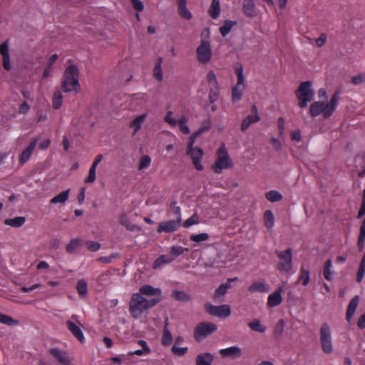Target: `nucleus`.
I'll return each instance as SVG.
<instances>
[{
	"instance_id": "14",
	"label": "nucleus",
	"mask_w": 365,
	"mask_h": 365,
	"mask_svg": "<svg viewBox=\"0 0 365 365\" xmlns=\"http://www.w3.org/2000/svg\"><path fill=\"white\" fill-rule=\"evenodd\" d=\"M66 325L76 339H77L81 343L85 342V337L81 330L82 324L80 322L78 321V324H76L71 320H67L66 322Z\"/></svg>"
},
{
	"instance_id": "58",
	"label": "nucleus",
	"mask_w": 365,
	"mask_h": 365,
	"mask_svg": "<svg viewBox=\"0 0 365 365\" xmlns=\"http://www.w3.org/2000/svg\"><path fill=\"white\" fill-rule=\"evenodd\" d=\"M86 246L88 250L91 252H96L100 249L101 244L97 242L88 241L86 242Z\"/></svg>"
},
{
	"instance_id": "30",
	"label": "nucleus",
	"mask_w": 365,
	"mask_h": 365,
	"mask_svg": "<svg viewBox=\"0 0 365 365\" xmlns=\"http://www.w3.org/2000/svg\"><path fill=\"white\" fill-rule=\"evenodd\" d=\"M209 15L214 19L219 17L220 14V0H212V4L208 9Z\"/></svg>"
},
{
	"instance_id": "2",
	"label": "nucleus",
	"mask_w": 365,
	"mask_h": 365,
	"mask_svg": "<svg viewBox=\"0 0 365 365\" xmlns=\"http://www.w3.org/2000/svg\"><path fill=\"white\" fill-rule=\"evenodd\" d=\"M160 300L159 298L148 300L140 293L133 294L129 303V312L131 317L138 319L145 312L158 303Z\"/></svg>"
},
{
	"instance_id": "53",
	"label": "nucleus",
	"mask_w": 365,
	"mask_h": 365,
	"mask_svg": "<svg viewBox=\"0 0 365 365\" xmlns=\"http://www.w3.org/2000/svg\"><path fill=\"white\" fill-rule=\"evenodd\" d=\"M207 81L210 85V87H217V81L216 76L213 71H210L207 75Z\"/></svg>"
},
{
	"instance_id": "63",
	"label": "nucleus",
	"mask_w": 365,
	"mask_h": 365,
	"mask_svg": "<svg viewBox=\"0 0 365 365\" xmlns=\"http://www.w3.org/2000/svg\"><path fill=\"white\" fill-rule=\"evenodd\" d=\"M29 106L26 101H24L20 105L19 108V113L20 114H26L29 112Z\"/></svg>"
},
{
	"instance_id": "3",
	"label": "nucleus",
	"mask_w": 365,
	"mask_h": 365,
	"mask_svg": "<svg viewBox=\"0 0 365 365\" xmlns=\"http://www.w3.org/2000/svg\"><path fill=\"white\" fill-rule=\"evenodd\" d=\"M62 89L65 93L78 92L80 89L78 69L76 66L70 65L66 68L63 76Z\"/></svg>"
},
{
	"instance_id": "52",
	"label": "nucleus",
	"mask_w": 365,
	"mask_h": 365,
	"mask_svg": "<svg viewBox=\"0 0 365 365\" xmlns=\"http://www.w3.org/2000/svg\"><path fill=\"white\" fill-rule=\"evenodd\" d=\"M199 223L198 217L197 214H194L190 217L187 218L182 224L185 228H188L192 225H197Z\"/></svg>"
},
{
	"instance_id": "47",
	"label": "nucleus",
	"mask_w": 365,
	"mask_h": 365,
	"mask_svg": "<svg viewBox=\"0 0 365 365\" xmlns=\"http://www.w3.org/2000/svg\"><path fill=\"white\" fill-rule=\"evenodd\" d=\"M178 14L184 19L190 20L192 18L191 12L187 9L186 4L179 5Z\"/></svg>"
},
{
	"instance_id": "10",
	"label": "nucleus",
	"mask_w": 365,
	"mask_h": 365,
	"mask_svg": "<svg viewBox=\"0 0 365 365\" xmlns=\"http://www.w3.org/2000/svg\"><path fill=\"white\" fill-rule=\"evenodd\" d=\"M172 115L173 112L168 111L164 117L165 122H166L172 128H174L178 125L180 132L185 135H188L190 133V130L187 125L188 120L187 118L185 116H182L180 119L176 120L173 118Z\"/></svg>"
},
{
	"instance_id": "43",
	"label": "nucleus",
	"mask_w": 365,
	"mask_h": 365,
	"mask_svg": "<svg viewBox=\"0 0 365 365\" xmlns=\"http://www.w3.org/2000/svg\"><path fill=\"white\" fill-rule=\"evenodd\" d=\"M249 327L255 331L264 333L266 331V327L261 324L259 319H254L248 324Z\"/></svg>"
},
{
	"instance_id": "7",
	"label": "nucleus",
	"mask_w": 365,
	"mask_h": 365,
	"mask_svg": "<svg viewBox=\"0 0 365 365\" xmlns=\"http://www.w3.org/2000/svg\"><path fill=\"white\" fill-rule=\"evenodd\" d=\"M173 210L177 215L176 220L160 222L157 228L158 232H173L179 228L182 218L181 209L179 206H174Z\"/></svg>"
},
{
	"instance_id": "20",
	"label": "nucleus",
	"mask_w": 365,
	"mask_h": 365,
	"mask_svg": "<svg viewBox=\"0 0 365 365\" xmlns=\"http://www.w3.org/2000/svg\"><path fill=\"white\" fill-rule=\"evenodd\" d=\"M282 287H279L275 292L269 294L267 299V305L270 307H274L279 305L282 302Z\"/></svg>"
},
{
	"instance_id": "32",
	"label": "nucleus",
	"mask_w": 365,
	"mask_h": 365,
	"mask_svg": "<svg viewBox=\"0 0 365 365\" xmlns=\"http://www.w3.org/2000/svg\"><path fill=\"white\" fill-rule=\"evenodd\" d=\"M24 217H16L14 218H9L4 220V224L14 227H20L25 223Z\"/></svg>"
},
{
	"instance_id": "24",
	"label": "nucleus",
	"mask_w": 365,
	"mask_h": 365,
	"mask_svg": "<svg viewBox=\"0 0 365 365\" xmlns=\"http://www.w3.org/2000/svg\"><path fill=\"white\" fill-rule=\"evenodd\" d=\"M269 291L268 286L263 282L257 281L248 287V292L250 293H267Z\"/></svg>"
},
{
	"instance_id": "9",
	"label": "nucleus",
	"mask_w": 365,
	"mask_h": 365,
	"mask_svg": "<svg viewBox=\"0 0 365 365\" xmlns=\"http://www.w3.org/2000/svg\"><path fill=\"white\" fill-rule=\"evenodd\" d=\"M217 330V326L211 322H200L194 329V338L196 341L200 342L208 335Z\"/></svg>"
},
{
	"instance_id": "8",
	"label": "nucleus",
	"mask_w": 365,
	"mask_h": 365,
	"mask_svg": "<svg viewBox=\"0 0 365 365\" xmlns=\"http://www.w3.org/2000/svg\"><path fill=\"white\" fill-rule=\"evenodd\" d=\"M320 343L322 351L330 354L333 351L331 329L328 324L324 323L320 328Z\"/></svg>"
},
{
	"instance_id": "11",
	"label": "nucleus",
	"mask_w": 365,
	"mask_h": 365,
	"mask_svg": "<svg viewBox=\"0 0 365 365\" xmlns=\"http://www.w3.org/2000/svg\"><path fill=\"white\" fill-rule=\"evenodd\" d=\"M196 55L200 63L203 64L208 63L212 57L210 42L202 41L196 50Z\"/></svg>"
},
{
	"instance_id": "64",
	"label": "nucleus",
	"mask_w": 365,
	"mask_h": 365,
	"mask_svg": "<svg viewBox=\"0 0 365 365\" xmlns=\"http://www.w3.org/2000/svg\"><path fill=\"white\" fill-rule=\"evenodd\" d=\"M357 326L361 329H365V312L359 318Z\"/></svg>"
},
{
	"instance_id": "54",
	"label": "nucleus",
	"mask_w": 365,
	"mask_h": 365,
	"mask_svg": "<svg viewBox=\"0 0 365 365\" xmlns=\"http://www.w3.org/2000/svg\"><path fill=\"white\" fill-rule=\"evenodd\" d=\"M171 351L175 355L178 356H182L187 354V352L188 351V348L187 346L178 347L175 345H173L171 349Z\"/></svg>"
},
{
	"instance_id": "60",
	"label": "nucleus",
	"mask_w": 365,
	"mask_h": 365,
	"mask_svg": "<svg viewBox=\"0 0 365 365\" xmlns=\"http://www.w3.org/2000/svg\"><path fill=\"white\" fill-rule=\"evenodd\" d=\"M365 81V74L360 73L351 78V83L354 85H359Z\"/></svg>"
},
{
	"instance_id": "5",
	"label": "nucleus",
	"mask_w": 365,
	"mask_h": 365,
	"mask_svg": "<svg viewBox=\"0 0 365 365\" xmlns=\"http://www.w3.org/2000/svg\"><path fill=\"white\" fill-rule=\"evenodd\" d=\"M231 167V160L224 145L217 151V159L212 166V170L217 174L222 173V170Z\"/></svg>"
},
{
	"instance_id": "48",
	"label": "nucleus",
	"mask_w": 365,
	"mask_h": 365,
	"mask_svg": "<svg viewBox=\"0 0 365 365\" xmlns=\"http://www.w3.org/2000/svg\"><path fill=\"white\" fill-rule=\"evenodd\" d=\"M0 322L1 324L8 325V326H14L17 325L19 324L18 321L14 320L11 317L6 314H3L0 312Z\"/></svg>"
},
{
	"instance_id": "28",
	"label": "nucleus",
	"mask_w": 365,
	"mask_h": 365,
	"mask_svg": "<svg viewBox=\"0 0 365 365\" xmlns=\"http://www.w3.org/2000/svg\"><path fill=\"white\" fill-rule=\"evenodd\" d=\"M173 261V257H171L170 253L168 255H162L154 261L153 268L156 269L162 265L169 264Z\"/></svg>"
},
{
	"instance_id": "62",
	"label": "nucleus",
	"mask_w": 365,
	"mask_h": 365,
	"mask_svg": "<svg viewBox=\"0 0 365 365\" xmlns=\"http://www.w3.org/2000/svg\"><path fill=\"white\" fill-rule=\"evenodd\" d=\"M326 41H327V35L324 33L321 34L319 37H318L315 41L316 44L318 47L323 46L326 43Z\"/></svg>"
},
{
	"instance_id": "50",
	"label": "nucleus",
	"mask_w": 365,
	"mask_h": 365,
	"mask_svg": "<svg viewBox=\"0 0 365 365\" xmlns=\"http://www.w3.org/2000/svg\"><path fill=\"white\" fill-rule=\"evenodd\" d=\"M209 235L207 233H200L197 235H192L190 237V240L195 242H200L206 241L209 239Z\"/></svg>"
},
{
	"instance_id": "27",
	"label": "nucleus",
	"mask_w": 365,
	"mask_h": 365,
	"mask_svg": "<svg viewBox=\"0 0 365 365\" xmlns=\"http://www.w3.org/2000/svg\"><path fill=\"white\" fill-rule=\"evenodd\" d=\"M260 118L258 115H249L245 118H244L242 121L241 124V130L245 131L249 127L255 123L259 121Z\"/></svg>"
},
{
	"instance_id": "31",
	"label": "nucleus",
	"mask_w": 365,
	"mask_h": 365,
	"mask_svg": "<svg viewBox=\"0 0 365 365\" xmlns=\"http://www.w3.org/2000/svg\"><path fill=\"white\" fill-rule=\"evenodd\" d=\"M70 190L60 192L50 200V204H64L68 199Z\"/></svg>"
},
{
	"instance_id": "16",
	"label": "nucleus",
	"mask_w": 365,
	"mask_h": 365,
	"mask_svg": "<svg viewBox=\"0 0 365 365\" xmlns=\"http://www.w3.org/2000/svg\"><path fill=\"white\" fill-rule=\"evenodd\" d=\"M0 54L2 56L4 68L6 71H10L11 69V66L10 63L8 41H5L1 44H0Z\"/></svg>"
},
{
	"instance_id": "41",
	"label": "nucleus",
	"mask_w": 365,
	"mask_h": 365,
	"mask_svg": "<svg viewBox=\"0 0 365 365\" xmlns=\"http://www.w3.org/2000/svg\"><path fill=\"white\" fill-rule=\"evenodd\" d=\"M243 87L235 86L232 90V101L234 103L238 102L241 100L242 96Z\"/></svg>"
},
{
	"instance_id": "35",
	"label": "nucleus",
	"mask_w": 365,
	"mask_h": 365,
	"mask_svg": "<svg viewBox=\"0 0 365 365\" xmlns=\"http://www.w3.org/2000/svg\"><path fill=\"white\" fill-rule=\"evenodd\" d=\"M331 267H332V262L330 259H329L324 262V269H323V275H324V278L328 281L332 280L333 272L331 270Z\"/></svg>"
},
{
	"instance_id": "4",
	"label": "nucleus",
	"mask_w": 365,
	"mask_h": 365,
	"mask_svg": "<svg viewBox=\"0 0 365 365\" xmlns=\"http://www.w3.org/2000/svg\"><path fill=\"white\" fill-rule=\"evenodd\" d=\"M295 95L299 100V106L302 108H306L308 102L314 96V91L312 88V83L309 81L301 83L295 91Z\"/></svg>"
},
{
	"instance_id": "34",
	"label": "nucleus",
	"mask_w": 365,
	"mask_h": 365,
	"mask_svg": "<svg viewBox=\"0 0 365 365\" xmlns=\"http://www.w3.org/2000/svg\"><path fill=\"white\" fill-rule=\"evenodd\" d=\"M146 118L145 114H143L136 117L130 123V127L134 128L133 135H135L141 128L142 123Z\"/></svg>"
},
{
	"instance_id": "44",
	"label": "nucleus",
	"mask_w": 365,
	"mask_h": 365,
	"mask_svg": "<svg viewBox=\"0 0 365 365\" xmlns=\"http://www.w3.org/2000/svg\"><path fill=\"white\" fill-rule=\"evenodd\" d=\"M186 251H187V248L175 245L171 247L170 255H171L172 257H173V260H175L178 257L182 255Z\"/></svg>"
},
{
	"instance_id": "46",
	"label": "nucleus",
	"mask_w": 365,
	"mask_h": 365,
	"mask_svg": "<svg viewBox=\"0 0 365 365\" xmlns=\"http://www.w3.org/2000/svg\"><path fill=\"white\" fill-rule=\"evenodd\" d=\"M266 198L272 202H275L280 201L282 199V195L278 191L271 190L266 193Z\"/></svg>"
},
{
	"instance_id": "37",
	"label": "nucleus",
	"mask_w": 365,
	"mask_h": 365,
	"mask_svg": "<svg viewBox=\"0 0 365 365\" xmlns=\"http://www.w3.org/2000/svg\"><path fill=\"white\" fill-rule=\"evenodd\" d=\"M285 322L284 319H281L274 326L273 330V335L276 339H279L282 335L284 329Z\"/></svg>"
},
{
	"instance_id": "40",
	"label": "nucleus",
	"mask_w": 365,
	"mask_h": 365,
	"mask_svg": "<svg viewBox=\"0 0 365 365\" xmlns=\"http://www.w3.org/2000/svg\"><path fill=\"white\" fill-rule=\"evenodd\" d=\"M76 289L80 297H84L88 293V284L84 279H80L77 282Z\"/></svg>"
},
{
	"instance_id": "13",
	"label": "nucleus",
	"mask_w": 365,
	"mask_h": 365,
	"mask_svg": "<svg viewBox=\"0 0 365 365\" xmlns=\"http://www.w3.org/2000/svg\"><path fill=\"white\" fill-rule=\"evenodd\" d=\"M187 154L190 155L195 169L198 171L202 170L203 166L201 164V160L203 156L202 150L198 147H193L192 148L187 149Z\"/></svg>"
},
{
	"instance_id": "45",
	"label": "nucleus",
	"mask_w": 365,
	"mask_h": 365,
	"mask_svg": "<svg viewBox=\"0 0 365 365\" xmlns=\"http://www.w3.org/2000/svg\"><path fill=\"white\" fill-rule=\"evenodd\" d=\"M81 245V240L80 239H73L71 242L66 245V250L68 253H73L77 248H78Z\"/></svg>"
},
{
	"instance_id": "42",
	"label": "nucleus",
	"mask_w": 365,
	"mask_h": 365,
	"mask_svg": "<svg viewBox=\"0 0 365 365\" xmlns=\"http://www.w3.org/2000/svg\"><path fill=\"white\" fill-rule=\"evenodd\" d=\"M299 281L302 282L303 286H307L310 281L309 272L302 266L300 269Z\"/></svg>"
},
{
	"instance_id": "38",
	"label": "nucleus",
	"mask_w": 365,
	"mask_h": 365,
	"mask_svg": "<svg viewBox=\"0 0 365 365\" xmlns=\"http://www.w3.org/2000/svg\"><path fill=\"white\" fill-rule=\"evenodd\" d=\"M62 93L61 91L57 90L54 92L53 100H52V105L53 108L56 110L59 109L62 104Z\"/></svg>"
},
{
	"instance_id": "26",
	"label": "nucleus",
	"mask_w": 365,
	"mask_h": 365,
	"mask_svg": "<svg viewBox=\"0 0 365 365\" xmlns=\"http://www.w3.org/2000/svg\"><path fill=\"white\" fill-rule=\"evenodd\" d=\"M213 359V355L210 353L200 354L196 357V365H212Z\"/></svg>"
},
{
	"instance_id": "17",
	"label": "nucleus",
	"mask_w": 365,
	"mask_h": 365,
	"mask_svg": "<svg viewBox=\"0 0 365 365\" xmlns=\"http://www.w3.org/2000/svg\"><path fill=\"white\" fill-rule=\"evenodd\" d=\"M50 354L62 365H70V360L66 353L58 348H52L49 350Z\"/></svg>"
},
{
	"instance_id": "61",
	"label": "nucleus",
	"mask_w": 365,
	"mask_h": 365,
	"mask_svg": "<svg viewBox=\"0 0 365 365\" xmlns=\"http://www.w3.org/2000/svg\"><path fill=\"white\" fill-rule=\"evenodd\" d=\"M277 126L279 130V136L282 137L284 132V119L282 117H280L277 120Z\"/></svg>"
},
{
	"instance_id": "22",
	"label": "nucleus",
	"mask_w": 365,
	"mask_h": 365,
	"mask_svg": "<svg viewBox=\"0 0 365 365\" xmlns=\"http://www.w3.org/2000/svg\"><path fill=\"white\" fill-rule=\"evenodd\" d=\"M242 9L245 15L248 17L256 15L255 4L253 0H243Z\"/></svg>"
},
{
	"instance_id": "21",
	"label": "nucleus",
	"mask_w": 365,
	"mask_h": 365,
	"mask_svg": "<svg viewBox=\"0 0 365 365\" xmlns=\"http://www.w3.org/2000/svg\"><path fill=\"white\" fill-rule=\"evenodd\" d=\"M359 302V297L357 295L354 297L350 300V302L348 304L346 314V319L349 322H350L351 321L352 317L358 307Z\"/></svg>"
},
{
	"instance_id": "56",
	"label": "nucleus",
	"mask_w": 365,
	"mask_h": 365,
	"mask_svg": "<svg viewBox=\"0 0 365 365\" xmlns=\"http://www.w3.org/2000/svg\"><path fill=\"white\" fill-rule=\"evenodd\" d=\"M96 167L94 165H91L89 169V173L88 177L85 179L86 183H92L96 180Z\"/></svg>"
},
{
	"instance_id": "39",
	"label": "nucleus",
	"mask_w": 365,
	"mask_h": 365,
	"mask_svg": "<svg viewBox=\"0 0 365 365\" xmlns=\"http://www.w3.org/2000/svg\"><path fill=\"white\" fill-rule=\"evenodd\" d=\"M264 225L267 228L270 229L274 226V217L271 210H267L264 214Z\"/></svg>"
},
{
	"instance_id": "33",
	"label": "nucleus",
	"mask_w": 365,
	"mask_h": 365,
	"mask_svg": "<svg viewBox=\"0 0 365 365\" xmlns=\"http://www.w3.org/2000/svg\"><path fill=\"white\" fill-rule=\"evenodd\" d=\"M237 24V21L226 20L223 25L220 27V33L222 37H225L231 31L232 28Z\"/></svg>"
},
{
	"instance_id": "12",
	"label": "nucleus",
	"mask_w": 365,
	"mask_h": 365,
	"mask_svg": "<svg viewBox=\"0 0 365 365\" xmlns=\"http://www.w3.org/2000/svg\"><path fill=\"white\" fill-rule=\"evenodd\" d=\"M205 309L206 312L210 315L218 317H227L231 314L230 307L227 304L220 306L207 304L205 306Z\"/></svg>"
},
{
	"instance_id": "25",
	"label": "nucleus",
	"mask_w": 365,
	"mask_h": 365,
	"mask_svg": "<svg viewBox=\"0 0 365 365\" xmlns=\"http://www.w3.org/2000/svg\"><path fill=\"white\" fill-rule=\"evenodd\" d=\"M140 294L145 296H160L161 294V290L159 288H154L151 285H143L140 289Z\"/></svg>"
},
{
	"instance_id": "36",
	"label": "nucleus",
	"mask_w": 365,
	"mask_h": 365,
	"mask_svg": "<svg viewBox=\"0 0 365 365\" xmlns=\"http://www.w3.org/2000/svg\"><path fill=\"white\" fill-rule=\"evenodd\" d=\"M172 297L178 301L185 302H189L191 299L190 296L184 291L174 290Z\"/></svg>"
},
{
	"instance_id": "15",
	"label": "nucleus",
	"mask_w": 365,
	"mask_h": 365,
	"mask_svg": "<svg viewBox=\"0 0 365 365\" xmlns=\"http://www.w3.org/2000/svg\"><path fill=\"white\" fill-rule=\"evenodd\" d=\"M38 138H34L29 145L21 153L19 156V165H24L30 159L35 148L36 147Z\"/></svg>"
},
{
	"instance_id": "19",
	"label": "nucleus",
	"mask_w": 365,
	"mask_h": 365,
	"mask_svg": "<svg viewBox=\"0 0 365 365\" xmlns=\"http://www.w3.org/2000/svg\"><path fill=\"white\" fill-rule=\"evenodd\" d=\"M219 353L222 357H231L232 359H237L242 356L241 349L236 346L222 349L219 351Z\"/></svg>"
},
{
	"instance_id": "6",
	"label": "nucleus",
	"mask_w": 365,
	"mask_h": 365,
	"mask_svg": "<svg viewBox=\"0 0 365 365\" xmlns=\"http://www.w3.org/2000/svg\"><path fill=\"white\" fill-rule=\"evenodd\" d=\"M276 255L279 258L277 269L281 272L289 273L292 268V250L287 248L284 251L276 250Z\"/></svg>"
},
{
	"instance_id": "57",
	"label": "nucleus",
	"mask_w": 365,
	"mask_h": 365,
	"mask_svg": "<svg viewBox=\"0 0 365 365\" xmlns=\"http://www.w3.org/2000/svg\"><path fill=\"white\" fill-rule=\"evenodd\" d=\"M218 95H219V93H218L217 87H216V88L210 87V93H209L210 102L212 103L215 102L218 98Z\"/></svg>"
},
{
	"instance_id": "29",
	"label": "nucleus",
	"mask_w": 365,
	"mask_h": 365,
	"mask_svg": "<svg viewBox=\"0 0 365 365\" xmlns=\"http://www.w3.org/2000/svg\"><path fill=\"white\" fill-rule=\"evenodd\" d=\"M162 62H163L162 57H160V56L158 57L156 62L155 63L153 71V77L158 82L162 81L163 78L162 67H161Z\"/></svg>"
},
{
	"instance_id": "51",
	"label": "nucleus",
	"mask_w": 365,
	"mask_h": 365,
	"mask_svg": "<svg viewBox=\"0 0 365 365\" xmlns=\"http://www.w3.org/2000/svg\"><path fill=\"white\" fill-rule=\"evenodd\" d=\"M151 163V158L148 155H143L139 163L138 169L140 170H144L148 168Z\"/></svg>"
},
{
	"instance_id": "55",
	"label": "nucleus",
	"mask_w": 365,
	"mask_h": 365,
	"mask_svg": "<svg viewBox=\"0 0 365 365\" xmlns=\"http://www.w3.org/2000/svg\"><path fill=\"white\" fill-rule=\"evenodd\" d=\"M210 128H211V120L210 119H207L202 123L201 127L196 131L197 135H200L203 133L208 131Z\"/></svg>"
},
{
	"instance_id": "1",
	"label": "nucleus",
	"mask_w": 365,
	"mask_h": 365,
	"mask_svg": "<svg viewBox=\"0 0 365 365\" xmlns=\"http://www.w3.org/2000/svg\"><path fill=\"white\" fill-rule=\"evenodd\" d=\"M340 98V91H336L331 96L329 101H315L310 105L309 113L312 117H317L320 115L327 119L331 117L334 113Z\"/></svg>"
},
{
	"instance_id": "23",
	"label": "nucleus",
	"mask_w": 365,
	"mask_h": 365,
	"mask_svg": "<svg viewBox=\"0 0 365 365\" xmlns=\"http://www.w3.org/2000/svg\"><path fill=\"white\" fill-rule=\"evenodd\" d=\"M168 320L166 319V321L165 322V325H164L163 329V335H162V338H161V344L164 346H169L173 342L172 334L168 328Z\"/></svg>"
},
{
	"instance_id": "18",
	"label": "nucleus",
	"mask_w": 365,
	"mask_h": 365,
	"mask_svg": "<svg viewBox=\"0 0 365 365\" xmlns=\"http://www.w3.org/2000/svg\"><path fill=\"white\" fill-rule=\"evenodd\" d=\"M238 280V277H235L233 278H228L227 282L224 284H222L215 292L214 299H220L227 292L229 289L231 288V283Z\"/></svg>"
},
{
	"instance_id": "49",
	"label": "nucleus",
	"mask_w": 365,
	"mask_h": 365,
	"mask_svg": "<svg viewBox=\"0 0 365 365\" xmlns=\"http://www.w3.org/2000/svg\"><path fill=\"white\" fill-rule=\"evenodd\" d=\"M119 257L120 255L118 253H113L109 256L101 257L98 258L96 260L101 263L109 264L112 262L113 259L119 258Z\"/></svg>"
},
{
	"instance_id": "59",
	"label": "nucleus",
	"mask_w": 365,
	"mask_h": 365,
	"mask_svg": "<svg viewBox=\"0 0 365 365\" xmlns=\"http://www.w3.org/2000/svg\"><path fill=\"white\" fill-rule=\"evenodd\" d=\"M132 6L138 12H141L144 9V5L140 0H130Z\"/></svg>"
}]
</instances>
